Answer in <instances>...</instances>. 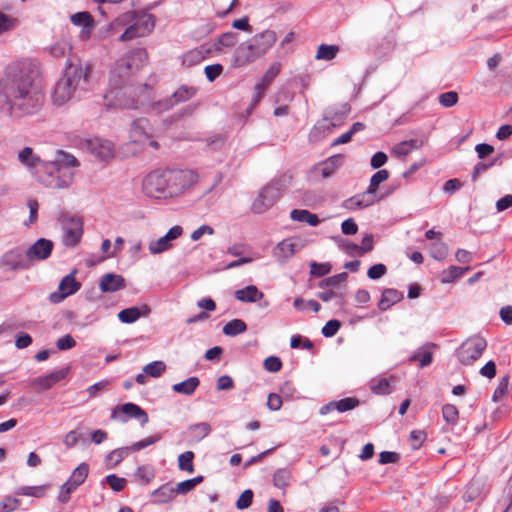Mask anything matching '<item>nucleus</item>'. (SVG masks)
<instances>
[{"instance_id":"nucleus-53","label":"nucleus","mask_w":512,"mask_h":512,"mask_svg":"<svg viewBox=\"0 0 512 512\" xmlns=\"http://www.w3.org/2000/svg\"><path fill=\"white\" fill-rule=\"evenodd\" d=\"M338 246L349 256H360V246L344 238H335Z\"/></svg>"},{"instance_id":"nucleus-30","label":"nucleus","mask_w":512,"mask_h":512,"mask_svg":"<svg viewBox=\"0 0 512 512\" xmlns=\"http://www.w3.org/2000/svg\"><path fill=\"white\" fill-rule=\"evenodd\" d=\"M470 269V266H450L448 269L442 271L440 275V282L443 284L453 283L457 279L461 278Z\"/></svg>"},{"instance_id":"nucleus-59","label":"nucleus","mask_w":512,"mask_h":512,"mask_svg":"<svg viewBox=\"0 0 512 512\" xmlns=\"http://www.w3.org/2000/svg\"><path fill=\"white\" fill-rule=\"evenodd\" d=\"M292 181V176L288 174H282L281 176L272 179L268 185L273 186V188H277V192L280 195L281 191L286 189L288 185Z\"/></svg>"},{"instance_id":"nucleus-61","label":"nucleus","mask_w":512,"mask_h":512,"mask_svg":"<svg viewBox=\"0 0 512 512\" xmlns=\"http://www.w3.org/2000/svg\"><path fill=\"white\" fill-rule=\"evenodd\" d=\"M340 327H341V322L339 320L331 319L326 322V324L323 326L321 332L325 337L330 338V337H333L336 335V333L338 332Z\"/></svg>"},{"instance_id":"nucleus-26","label":"nucleus","mask_w":512,"mask_h":512,"mask_svg":"<svg viewBox=\"0 0 512 512\" xmlns=\"http://www.w3.org/2000/svg\"><path fill=\"white\" fill-rule=\"evenodd\" d=\"M296 247V243H294L291 239H284L277 244L274 250V254L282 263H284L287 259L296 253Z\"/></svg>"},{"instance_id":"nucleus-14","label":"nucleus","mask_w":512,"mask_h":512,"mask_svg":"<svg viewBox=\"0 0 512 512\" xmlns=\"http://www.w3.org/2000/svg\"><path fill=\"white\" fill-rule=\"evenodd\" d=\"M54 243L46 238L37 239L31 246L25 249L30 267L39 261L48 259L53 251Z\"/></svg>"},{"instance_id":"nucleus-7","label":"nucleus","mask_w":512,"mask_h":512,"mask_svg":"<svg viewBox=\"0 0 512 512\" xmlns=\"http://www.w3.org/2000/svg\"><path fill=\"white\" fill-rule=\"evenodd\" d=\"M168 183V198L182 194L185 190L193 186L198 179V175L192 170L166 169Z\"/></svg>"},{"instance_id":"nucleus-51","label":"nucleus","mask_w":512,"mask_h":512,"mask_svg":"<svg viewBox=\"0 0 512 512\" xmlns=\"http://www.w3.org/2000/svg\"><path fill=\"white\" fill-rule=\"evenodd\" d=\"M193 459H194V453L192 451H186L179 455L178 457V467L182 471H188L193 472L194 466H193Z\"/></svg>"},{"instance_id":"nucleus-47","label":"nucleus","mask_w":512,"mask_h":512,"mask_svg":"<svg viewBox=\"0 0 512 512\" xmlns=\"http://www.w3.org/2000/svg\"><path fill=\"white\" fill-rule=\"evenodd\" d=\"M389 178V172L386 169L378 170L376 173L372 175L370 178V183L368 186V193L372 191H378V187L381 183L386 181Z\"/></svg>"},{"instance_id":"nucleus-60","label":"nucleus","mask_w":512,"mask_h":512,"mask_svg":"<svg viewBox=\"0 0 512 512\" xmlns=\"http://www.w3.org/2000/svg\"><path fill=\"white\" fill-rule=\"evenodd\" d=\"M161 438H162L161 434H159V433H158V434H155V435H153V436L147 437V438H145V439H142V440H140V441H138V442L134 443V444H133L131 447H129V448H130V450H131V451L136 452V451H139V450H141V449H144V448H146V447H148V446H150V445H152V444H154V443H156V442L160 441V440H161Z\"/></svg>"},{"instance_id":"nucleus-19","label":"nucleus","mask_w":512,"mask_h":512,"mask_svg":"<svg viewBox=\"0 0 512 512\" xmlns=\"http://www.w3.org/2000/svg\"><path fill=\"white\" fill-rule=\"evenodd\" d=\"M77 89L64 77L59 79L54 87L52 101L57 106H62L71 100Z\"/></svg>"},{"instance_id":"nucleus-2","label":"nucleus","mask_w":512,"mask_h":512,"mask_svg":"<svg viewBox=\"0 0 512 512\" xmlns=\"http://www.w3.org/2000/svg\"><path fill=\"white\" fill-rule=\"evenodd\" d=\"M148 53L144 48H136L118 59L110 71V91L105 95L109 106L122 109H137L138 101L128 95L131 76L147 61Z\"/></svg>"},{"instance_id":"nucleus-63","label":"nucleus","mask_w":512,"mask_h":512,"mask_svg":"<svg viewBox=\"0 0 512 512\" xmlns=\"http://www.w3.org/2000/svg\"><path fill=\"white\" fill-rule=\"evenodd\" d=\"M263 366L268 372L275 373L281 370L282 361L277 356H269L264 360Z\"/></svg>"},{"instance_id":"nucleus-13","label":"nucleus","mask_w":512,"mask_h":512,"mask_svg":"<svg viewBox=\"0 0 512 512\" xmlns=\"http://www.w3.org/2000/svg\"><path fill=\"white\" fill-rule=\"evenodd\" d=\"M77 270L74 269L64 276L59 283L58 290L49 295V301L53 304L61 303L68 296L75 294L81 288V283L76 280Z\"/></svg>"},{"instance_id":"nucleus-46","label":"nucleus","mask_w":512,"mask_h":512,"mask_svg":"<svg viewBox=\"0 0 512 512\" xmlns=\"http://www.w3.org/2000/svg\"><path fill=\"white\" fill-rule=\"evenodd\" d=\"M410 362L419 361L420 367L429 366L433 361V355L431 351L425 350L424 348H420L418 352L414 353L410 358Z\"/></svg>"},{"instance_id":"nucleus-57","label":"nucleus","mask_w":512,"mask_h":512,"mask_svg":"<svg viewBox=\"0 0 512 512\" xmlns=\"http://www.w3.org/2000/svg\"><path fill=\"white\" fill-rule=\"evenodd\" d=\"M254 493L251 489L244 490L236 501V508L238 510H245L249 508L253 502Z\"/></svg>"},{"instance_id":"nucleus-32","label":"nucleus","mask_w":512,"mask_h":512,"mask_svg":"<svg viewBox=\"0 0 512 512\" xmlns=\"http://www.w3.org/2000/svg\"><path fill=\"white\" fill-rule=\"evenodd\" d=\"M343 161H344V155H342V154H336V155H333V156L329 157L328 159H326L322 163V166H323L322 170H321L322 176L324 178L331 177L334 174L335 170L343 164Z\"/></svg>"},{"instance_id":"nucleus-54","label":"nucleus","mask_w":512,"mask_h":512,"mask_svg":"<svg viewBox=\"0 0 512 512\" xmlns=\"http://www.w3.org/2000/svg\"><path fill=\"white\" fill-rule=\"evenodd\" d=\"M70 20L74 25L82 27L95 22L93 16L87 11L72 14Z\"/></svg>"},{"instance_id":"nucleus-4","label":"nucleus","mask_w":512,"mask_h":512,"mask_svg":"<svg viewBox=\"0 0 512 512\" xmlns=\"http://www.w3.org/2000/svg\"><path fill=\"white\" fill-rule=\"evenodd\" d=\"M154 15L141 11H128L116 19L117 24L127 28L120 35L119 41L125 42L149 35L155 27Z\"/></svg>"},{"instance_id":"nucleus-42","label":"nucleus","mask_w":512,"mask_h":512,"mask_svg":"<svg viewBox=\"0 0 512 512\" xmlns=\"http://www.w3.org/2000/svg\"><path fill=\"white\" fill-rule=\"evenodd\" d=\"M165 370H166V364L160 360L150 362L143 368V372L147 376H150L153 378L160 377Z\"/></svg>"},{"instance_id":"nucleus-55","label":"nucleus","mask_w":512,"mask_h":512,"mask_svg":"<svg viewBox=\"0 0 512 512\" xmlns=\"http://www.w3.org/2000/svg\"><path fill=\"white\" fill-rule=\"evenodd\" d=\"M52 163H59L60 167H67L69 171L79 165L78 160L71 154L60 151L59 158Z\"/></svg>"},{"instance_id":"nucleus-8","label":"nucleus","mask_w":512,"mask_h":512,"mask_svg":"<svg viewBox=\"0 0 512 512\" xmlns=\"http://www.w3.org/2000/svg\"><path fill=\"white\" fill-rule=\"evenodd\" d=\"M143 191L149 197L168 198L166 170L150 172L143 180Z\"/></svg>"},{"instance_id":"nucleus-18","label":"nucleus","mask_w":512,"mask_h":512,"mask_svg":"<svg viewBox=\"0 0 512 512\" xmlns=\"http://www.w3.org/2000/svg\"><path fill=\"white\" fill-rule=\"evenodd\" d=\"M183 228L179 225L171 227L168 232L157 241H152L149 244V251L151 254H160L170 249L171 241L177 239L182 235Z\"/></svg>"},{"instance_id":"nucleus-39","label":"nucleus","mask_w":512,"mask_h":512,"mask_svg":"<svg viewBox=\"0 0 512 512\" xmlns=\"http://www.w3.org/2000/svg\"><path fill=\"white\" fill-rule=\"evenodd\" d=\"M238 41V34L236 32H225L221 34L217 41L213 44L214 50L220 51L223 47H233Z\"/></svg>"},{"instance_id":"nucleus-45","label":"nucleus","mask_w":512,"mask_h":512,"mask_svg":"<svg viewBox=\"0 0 512 512\" xmlns=\"http://www.w3.org/2000/svg\"><path fill=\"white\" fill-rule=\"evenodd\" d=\"M370 389L377 395H388L391 393L390 382L386 378L373 379L370 383Z\"/></svg>"},{"instance_id":"nucleus-62","label":"nucleus","mask_w":512,"mask_h":512,"mask_svg":"<svg viewBox=\"0 0 512 512\" xmlns=\"http://www.w3.org/2000/svg\"><path fill=\"white\" fill-rule=\"evenodd\" d=\"M136 477L142 480L145 484L149 483L155 476L154 470L149 466H139L135 473Z\"/></svg>"},{"instance_id":"nucleus-10","label":"nucleus","mask_w":512,"mask_h":512,"mask_svg":"<svg viewBox=\"0 0 512 512\" xmlns=\"http://www.w3.org/2000/svg\"><path fill=\"white\" fill-rule=\"evenodd\" d=\"M487 347L484 338L477 337L463 343L458 351L457 357L461 364L470 365L472 362L480 358Z\"/></svg>"},{"instance_id":"nucleus-27","label":"nucleus","mask_w":512,"mask_h":512,"mask_svg":"<svg viewBox=\"0 0 512 512\" xmlns=\"http://www.w3.org/2000/svg\"><path fill=\"white\" fill-rule=\"evenodd\" d=\"M151 496L155 498L154 501L156 503L164 504L173 500L177 496V494L175 492V487L167 483L155 489L151 493Z\"/></svg>"},{"instance_id":"nucleus-1","label":"nucleus","mask_w":512,"mask_h":512,"mask_svg":"<svg viewBox=\"0 0 512 512\" xmlns=\"http://www.w3.org/2000/svg\"><path fill=\"white\" fill-rule=\"evenodd\" d=\"M40 74L30 59L9 63L0 75V110L19 117L37 114L45 102Z\"/></svg>"},{"instance_id":"nucleus-6","label":"nucleus","mask_w":512,"mask_h":512,"mask_svg":"<svg viewBox=\"0 0 512 512\" xmlns=\"http://www.w3.org/2000/svg\"><path fill=\"white\" fill-rule=\"evenodd\" d=\"M91 72L92 65L89 62H82L78 58H73L67 60L63 77L76 89L86 91Z\"/></svg>"},{"instance_id":"nucleus-15","label":"nucleus","mask_w":512,"mask_h":512,"mask_svg":"<svg viewBox=\"0 0 512 512\" xmlns=\"http://www.w3.org/2000/svg\"><path fill=\"white\" fill-rule=\"evenodd\" d=\"M279 197L277 188H273V186L268 184L265 185L252 203L253 212L257 214L264 213L275 204Z\"/></svg>"},{"instance_id":"nucleus-31","label":"nucleus","mask_w":512,"mask_h":512,"mask_svg":"<svg viewBox=\"0 0 512 512\" xmlns=\"http://www.w3.org/2000/svg\"><path fill=\"white\" fill-rule=\"evenodd\" d=\"M18 160L28 168H38L44 163L38 156L34 155L31 147H24L18 153Z\"/></svg>"},{"instance_id":"nucleus-41","label":"nucleus","mask_w":512,"mask_h":512,"mask_svg":"<svg viewBox=\"0 0 512 512\" xmlns=\"http://www.w3.org/2000/svg\"><path fill=\"white\" fill-rule=\"evenodd\" d=\"M338 52L339 47L337 45L321 44L318 47L316 59L329 61L334 59L337 56Z\"/></svg>"},{"instance_id":"nucleus-56","label":"nucleus","mask_w":512,"mask_h":512,"mask_svg":"<svg viewBox=\"0 0 512 512\" xmlns=\"http://www.w3.org/2000/svg\"><path fill=\"white\" fill-rule=\"evenodd\" d=\"M347 278H348V273L342 272V273H339V274H336V275H333V276H330V277H327V278L321 280L319 282L318 286L320 288L336 287L338 284L346 281Z\"/></svg>"},{"instance_id":"nucleus-23","label":"nucleus","mask_w":512,"mask_h":512,"mask_svg":"<svg viewBox=\"0 0 512 512\" xmlns=\"http://www.w3.org/2000/svg\"><path fill=\"white\" fill-rule=\"evenodd\" d=\"M349 112L350 106L347 103L343 104L341 109L328 108L324 112L323 121H326L331 126L336 127L344 121Z\"/></svg>"},{"instance_id":"nucleus-48","label":"nucleus","mask_w":512,"mask_h":512,"mask_svg":"<svg viewBox=\"0 0 512 512\" xmlns=\"http://www.w3.org/2000/svg\"><path fill=\"white\" fill-rule=\"evenodd\" d=\"M360 405V400L356 397H346L336 401V410L340 413H344Z\"/></svg>"},{"instance_id":"nucleus-21","label":"nucleus","mask_w":512,"mask_h":512,"mask_svg":"<svg viewBox=\"0 0 512 512\" xmlns=\"http://www.w3.org/2000/svg\"><path fill=\"white\" fill-rule=\"evenodd\" d=\"M151 313V308L147 304L141 307L132 306L125 308L118 313V319L125 324L136 322L141 316L147 317Z\"/></svg>"},{"instance_id":"nucleus-5","label":"nucleus","mask_w":512,"mask_h":512,"mask_svg":"<svg viewBox=\"0 0 512 512\" xmlns=\"http://www.w3.org/2000/svg\"><path fill=\"white\" fill-rule=\"evenodd\" d=\"M40 170L39 181L48 188L62 189L72 184L73 172L67 167H60L59 163H43Z\"/></svg>"},{"instance_id":"nucleus-37","label":"nucleus","mask_w":512,"mask_h":512,"mask_svg":"<svg viewBox=\"0 0 512 512\" xmlns=\"http://www.w3.org/2000/svg\"><path fill=\"white\" fill-rule=\"evenodd\" d=\"M89 473V465L87 463H81L72 472L70 478L67 480L72 483L74 487H79L84 483Z\"/></svg>"},{"instance_id":"nucleus-40","label":"nucleus","mask_w":512,"mask_h":512,"mask_svg":"<svg viewBox=\"0 0 512 512\" xmlns=\"http://www.w3.org/2000/svg\"><path fill=\"white\" fill-rule=\"evenodd\" d=\"M129 447L118 448L106 456V463L110 468L117 466L129 453Z\"/></svg>"},{"instance_id":"nucleus-33","label":"nucleus","mask_w":512,"mask_h":512,"mask_svg":"<svg viewBox=\"0 0 512 512\" xmlns=\"http://www.w3.org/2000/svg\"><path fill=\"white\" fill-rule=\"evenodd\" d=\"M247 324L242 319H233L226 323L222 329L223 334L226 336H237L246 332Z\"/></svg>"},{"instance_id":"nucleus-16","label":"nucleus","mask_w":512,"mask_h":512,"mask_svg":"<svg viewBox=\"0 0 512 512\" xmlns=\"http://www.w3.org/2000/svg\"><path fill=\"white\" fill-rule=\"evenodd\" d=\"M86 146L87 150L101 161H109L114 157V145L109 140L100 138L91 139L87 141Z\"/></svg>"},{"instance_id":"nucleus-49","label":"nucleus","mask_w":512,"mask_h":512,"mask_svg":"<svg viewBox=\"0 0 512 512\" xmlns=\"http://www.w3.org/2000/svg\"><path fill=\"white\" fill-rule=\"evenodd\" d=\"M310 274L314 277H323L331 272L332 265L329 262L318 263L316 261L310 262Z\"/></svg>"},{"instance_id":"nucleus-22","label":"nucleus","mask_w":512,"mask_h":512,"mask_svg":"<svg viewBox=\"0 0 512 512\" xmlns=\"http://www.w3.org/2000/svg\"><path fill=\"white\" fill-rule=\"evenodd\" d=\"M404 298V294L394 288L383 289L381 298L377 304L380 311H387L394 304L400 302Z\"/></svg>"},{"instance_id":"nucleus-11","label":"nucleus","mask_w":512,"mask_h":512,"mask_svg":"<svg viewBox=\"0 0 512 512\" xmlns=\"http://www.w3.org/2000/svg\"><path fill=\"white\" fill-rule=\"evenodd\" d=\"M111 418L118 419L122 423L127 422L130 418H134L140 421L141 426H144L149 421L147 412L132 402L124 403L114 408Z\"/></svg>"},{"instance_id":"nucleus-20","label":"nucleus","mask_w":512,"mask_h":512,"mask_svg":"<svg viewBox=\"0 0 512 512\" xmlns=\"http://www.w3.org/2000/svg\"><path fill=\"white\" fill-rule=\"evenodd\" d=\"M127 286L125 278L113 272L103 275L99 282L102 293H113L125 289Z\"/></svg>"},{"instance_id":"nucleus-50","label":"nucleus","mask_w":512,"mask_h":512,"mask_svg":"<svg viewBox=\"0 0 512 512\" xmlns=\"http://www.w3.org/2000/svg\"><path fill=\"white\" fill-rule=\"evenodd\" d=\"M102 483H107L114 492H120L125 488L127 480L115 474H109L103 479Z\"/></svg>"},{"instance_id":"nucleus-36","label":"nucleus","mask_w":512,"mask_h":512,"mask_svg":"<svg viewBox=\"0 0 512 512\" xmlns=\"http://www.w3.org/2000/svg\"><path fill=\"white\" fill-rule=\"evenodd\" d=\"M50 487V484H44L40 486H22L17 489L16 494L41 498L46 494Z\"/></svg>"},{"instance_id":"nucleus-52","label":"nucleus","mask_w":512,"mask_h":512,"mask_svg":"<svg viewBox=\"0 0 512 512\" xmlns=\"http://www.w3.org/2000/svg\"><path fill=\"white\" fill-rule=\"evenodd\" d=\"M443 419L448 423L455 425L458 421L459 411L453 404H445L442 407Z\"/></svg>"},{"instance_id":"nucleus-24","label":"nucleus","mask_w":512,"mask_h":512,"mask_svg":"<svg viewBox=\"0 0 512 512\" xmlns=\"http://www.w3.org/2000/svg\"><path fill=\"white\" fill-rule=\"evenodd\" d=\"M234 296L241 302L255 303L260 301L264 294L255 285H248L243 289L236 290Z\"/></svg>"},{"instance_id":"nucleus-3","label":"nucleus","mask_w":512,"mask_h":512,"mask_svg":"<svg viewBox=\"0 0 512 512\" xmlns=\"http://www.w3.org/2000/svg\"><path fill=\"white\" fill-rule=\"evenodd\" d=\"M276 40V32L267 29L254 35L251 40L239 44L233 55L234 66H245L264 56L275 44Z\"/></svg>"},{"instance_id":"nucleus-29","label":"nucleus","mask_w":512,"mask_h":512,"mask_svg":"<svg viewBox=\"0 0 512 512\" xmlns=\"http://www.w3.org/2000/svg\"><path fill=\"white\" fill-rule=\"evenodd\" d=\"M290 218L293 221L307 223L312 227H316L320 223L318 216L306 209H293L290 213Z\"/></svg>"},{"instance_id":"nucleus-43","label":"nucleus","mask_w":512,"mask_h":512,"mask_svg":"<svg viewBox=\"0 0 512 512\" xmlns=\"http://www.w3.org/2000/svg\"><path fill=\"white\" fill-rule=\"evenodd\" d=\"M291 474L289 470L285 468L277 469L273 475V484L277 488H285L289 485Z\"/></svg>"},{"instance_id":"nucleus-25","label":"nucleus","mask_w":512,"mask_h":512,"mask_svg":"<svg viewBox=\"0 0 512 512\" xmlns=\"http://www.w3.org/2000/svg\"><path fill=\"white\" fill-rule=\"evenodd\" d=\"M424 142L419 139H410L402 141L396 144L392 152L397 157H405L410 154L413 150L419 149L423 146Z\"/></svg>"},{"instance_id":"nucleus-9","label":"nucleus","mask_w":512,"mask_h":512,"mask_svg":"<svg viewBox=\"0 0 512 512\" xmlns=\"http://www.w3.org/2000/svg\"><path fill=\"white\" fill-rule=\"evenodd\" d=\"M0 268L12 272L29 269L30 264L25 249L18 246L5 252L0 258Z\"/></svg>"},{"instance_id":"nucleus-17","label":"nucleus","mask_w":512,"mask_h":512,"mask_svg":"<svg viewBox=\"0 0 512 512\" xmlns=\"http://www.w3.org/2000/svg\"><path fill=\"white\" fill-rule=\"evenodd\" d=\"M69 373V367L53 371L45 376H40L32 380L31 385L39 391H45L52 388L56 383L65 379Z\"/></svg>"},{"instance_id":"nucleus-58","label":"nucleus","mask_w":512,"mask_h":512,"mask_svg":"<svg viewBox=\"0 0 512 512\" xmlns=\"http://www.w3.org/2000/svg\"><path fill=\"white\" fill-rule=\"evenodd\" d=\"M204 59V55L201 50L194 49L187 52L183 56V64L187 66H193L200 63Z\"/></svg>"},{"instance_id":"nucleus-44","label":"nucleus","mask_w":512,"mask_h":512,"mask_svg":"<svg viewBox=\"0 0 512 512\" xmlns=\"http://www.w3.org/2000/svg\"><path fill=\"white\" fill-rule=\"evenodd\" d=\"M430 255L435 260L442 261L448 255V246L442 241H436L431 244Z\"/></svg>"},{"instance_id":"nucleus-34","label":"nucleus","mask_w":512,"mask_h":512,"mask_svg":"<svg viewBox=\"0 0 512 512\" xmlns=\"http://www.w3.org/2000/svg\"><path fill=\"white\" fill-rule=\"evenodd\" d=\"M197 92V89L192 86L182 85L180 86L170 97L174 104L186 102L190 100Z\"/></svg>"},{"instance_id":"nucleus-35","label":"nucleus","mask_w":512,"mask_h":512,"mask_svg":"<svg viewBox=\"0 0 512 512\" xmlns=\"http://www.w3.org/2000/svg\"><path fill=\"white\" fill-rule=\"evenodd\" d=\"M281 71V64L279 62H274L270 65L268 70L263 76L262 82L257 83L255 89H265L268 85H270L274 79L278 76Z\"/></svg>"},{"instance_id":"nucleus-28","label":"nucleus","mask_w":512,"mask_h":512,"mask_svg":"<svg viewBox=\"0 0 512 512\" xmlns=\"http://www.w3.org/2000/svg\"><path fill=\"white\" fill-rule=\"evenodd\" d=\"M200 385V380L196 376L189 377L188 379L176 383L172 386V390L175 393L183 394L186 396L192 395L197 387Z\"/></svg>"},{"instance_id":"nucleus-38","label":"nucleus","mask_w":512,"mask_h":512,"mask_svg":"<svg viewBox=\"0 0 512 512\" xmlns=\"http://www.w3.org/2000/svg\"><path fill=\"white\" fill-rule=\"evenodd\" d=\"M188 431L191 433L194 440L201 441L210 434L211 426L207 422H200L190 425Z\"/></svg>"},{"instance_id":"nucleus-64","label":"nucleus","mask_w":512,"mask_h":512,"mask_svg":"<svg viewBox=\"0 0 512 512\" xmlns=\"http://www.w3.org/2000/svg\"><path fill=\"white\" fill-rule=\"evenodd\" d=\"M458 102V94L455 91H448L440 94L439 103L444 107H452Z\"/></svg>"},{"instance_id":"nucleus-12","label":"nucleus","mask_w":512,"mask_h":512,"mask_svg":"<svg viewBox=\"0 0 512 512\" xmlns=\"http://www.w3.org/2000/svg\"><path fill=\"white\" fill-rule=\"evenodd\" d=\"M63 244L67 247L76 246L83 235V221L78 216H69L63 219Z\"/></svg>"}]
</instances>
